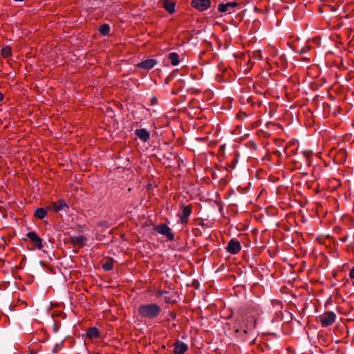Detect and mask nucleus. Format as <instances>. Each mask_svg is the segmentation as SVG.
Here are the masks:
<instances>
[{"label": "nucleus", "mask_w": 354, "mask_h": 354, "mask_svg": "<svg viewBox=\"0 0 354 354\" xmlns=\"http://www.w3.org/2000/svg\"><path fill=\"white\" fill-rule=\"evenodd\" d=\"M138 312L142 318L154 319L160 315L161 308L159 305L154 303L146 304L140 305Z\"/></svg>", "instance_id": "1"}, {"label": "nucleus", "mask_w": 354, "mask_h": 354, "mask_svg": "<svg viewBox=\"0 0 354 354\" xmlns=\"http://www.w3.org/2000/svg\"><path fill=\"white\" fill-rule=\"evenodd\" d=\"M319 321L323 327H327L332 325L336 319V315L333 311H327L320 315Z\"/></svg>", "instance_id": "2"}, {"label": "nucleus", "mask_w": 354, "mask_h": 354, "mask_svg": "<svg viewBox=\"0 0 354 354\" xmlns=\"http://www.w3.org/2000/svg\"><path fill=\"white\" fill-rule=\"evenodd\" d=\"M237 7L238 3L236 1H230L226 3H220L218 6V10L221 12L231 14L235 12Z\"/></svg>", "instance_id": "3"}, {"label": "nucleus", "mask_w": 354, "mask_h": 354, "mask_svg": "<svg viewBox=\"0 0 354 354\" xmlns=\"http://www.w3.org/2000/svg\"><path fill=\"white\" fill-rule=\"evenodd\" d=\"M47 209L53 210L55 212H59L62 211L66 212L68 209V206L64 200H59L57 202L52 203Z\"/></svg>", "instance_id": "4"}, {"label": "nucleus", "mask_w": 354, "mask_h": 354, "mask_svg": "<svg viewBox=\"0 0 354 354\" xmlns=\"http://www.w3.org/2000/svg\"><path fill=\"white\" fill-rule=\"evenodd\" d=\"M192 6L198 11H204L210 6L209 0H192Z\"/></svg>", "instance_id": "5"}, {"label": "nucleus", "mask_w": 354, "mask_h": 354, "mask_svg": "<svg viewBox=\"0 0 354 354\" xmlns=\"http://www.w3.org/2000/svg\"><path fill=\"white\" fill-rule=\"evenodd\" d=\"M241 249V244L239 241L235 239H231L227 247V250L232 254H236L239 252Z\"/></svg>", "instance_id": "6"}, {"label": "nucleus", "mask_w": 354, "mask_h": 354, "mask_svg": "<svg viewBox=\"0 0 354 354\" xmlns=\"http://www.w3.org/2000/svg\"><path fill=\"white\" fill-rule=\"evenodd\" d=\"M26 236L32 241L38 249L41 250L44 247L42 239L35 232H29Z\"/></svg>", "instance_id": "7"}, {"label": "nucleus", "mask_w": 354, "mask_h": 354, "mask_svg": "<svg viewBox=\"0 0 354 354\" xmlns=\"http://www.w3.org/2000/svg\"><path fill=\"white\" fill-rule=\"evenodd\" d=\"M156 230L158 233L162 235H165L169 240L174 239V234L171 232V229L167 225H160L156 227Z\"/></svg>", "instance_id": "8"}, {"label": "nucleus", "mask_w": 354, "mask_h": 354, "mask_svg": "<svg viewBox=\"0 0 354 354\" xmlns=\"http://www.w3.org/2000/svg\"><path fill=\"white\" fill-rule=\"evenodd\" d=\"M157 64V61L154 59H148L144 60L137 64V66L145 70H150L153 68Z\"/></svg>", "instance_id": "9"}, {"label": "nucleus", "mask_w": 354, "mask_h": 354, "mask_svg": "<svg viewBox=\"0 0 354 354\" xmlns=\"http://www.w3.org/2000/svg\"><path fill=\"white\" fill-rule=\"evenodd\" d=\"M188 350V346L180 341H177L174 344V354H184Z\"/></svg>", "instance_id": "10"}, {"label": "nucleus", "mask_w": 354, "mask_h": 354, "mask_svg": "<svg viewBox=\"0 0 354 354\" xmlns=\"http://www.w3.org/2000/svg\"><path fill=\"white\" fill-rule=\"evenodd\" d=\"M182 214L180 216V221L181 223H185L187 221V218L192 214V208L189 205H182L181 207Z\"/></svg>", "instance_id": "11"}, {"label": "nucleus", "mask_w": 354, "mask_h": 354, "mask_svg": "<svg viewBox=\"0 0 354 354\" xmlns=\"http://www.w3.org/2000/svg\"><path fill=\"white\" fill-rule=\"evenodd\" d=\"M71 242L74 246L82 247L86 244L87 239L83 235L70 237Z\"/></svg>", "instance_id": "12"}, {"label": "nucleus", "mask_w": 354, "mask_h": 354, "mask_svg": "<svg viewBox=\"0 0 354 354\" xmlns=\"http://www.w3.org/2000/svg\"><path fill=\"white\" fill-rule=\"evenodd\" d=\"M135 134L143 142H147L150 138L149 132L145 129H136Z\"/></svg>", "instance_id": "13"}, {"label": "nucleus", "mask_w": 354, "mask_h": 354, "mask_svg": "<svg viewBox=\"0 0 354 354\" xmlns=\"http://www.w3.org/2000/svg\"><path fill=\"white\" fill-rule=\"evenodd\" d=\"M165 9L170 14L175 11V3L169 0H162Z\"/></svg>", "instance_id": "14"}, {"label": "nucleus", "mask_w": 354, "mask_h": 354, "mask_svg": "<svg viewBox=\"0 0 354 354\" xmlns=\"http://www.w3.org/2000/svg\"><path fill=\"white\" fill-rule=\"evenodd\" d=\"M99 335L98 329L95 327L90 328L86 332V337L91 339H96Z\"/></svg>", "instance_id": "15"}, {"label": "nucleus", "mask_w": 354, "mask_h": 354, "mask_svg": "<svg viewBox=\"0 0 354 354\" xmlns=\"http://www.w3.org/2000/svg\"><path fill=\"white\" fill-rule=\"evenodd\" d=\"M168 59L170 60L172 66H175L179 64V55L176 53H170L168 55Z\"/></svg>", "instance_id": "16"}, {"label": "nucleus", "mask_w": 354, "mask_h": 354, "mask_svg": "<svg viewBox=\"0 0 354 354\" xmlns=\"http://www.w3.org/2000/svg\"><path fill=\"white\" fill-rule=\"evenodd\" d=\"M46 209L44 208H37L35 212V216L39 219H43L46 217Z\"/></svg>", "instance_id": "17"}, {"label": "nucleus", "mask_w": 354, "mask_h": 354, "mask_svg": "<svg viewBox=\"0 0 354 354\" xmlns=\"http://www.w3.org/2000/svg\"><path fill=\"white\" fill-rule=\"evenodd\" d=\"M99 32L104 36L108 35L110 32V26L109 24H104L99 28Z\"/></svg>", "instance_id": "18"}, {"label": "nucleus", "mask_w": 354, "mask_h": 354, "mask_svg": "<svg viewBox=\"0 0 354 354\" xmlns=\"http://www.w3.org/2000/svg\"><path fill=\"white\" fill-rule=\"evenodd\" d=\"M290 39V37L289 36V39ZM292 48V50L296 53H299V54H304L305 53H306L308 51L307 49H304V48H299L297 46L295 45H292L290 44V41H289V48Z\"/></svg>", "instance_id": "19"}, {"label": "nucleus", "mask_w": 354, "mask_h": 354, "mask_svg": "<svg viewBox=\"0 0 354 354\" xmlns=\"http://www.w3.org/2000/svg\"><path fill=\"white\" fill-rule=\"evenodd\" d=\"M158 294L165 296V301L166 303H170L172 301V297L169 295V292L167 290H158Z\"/></svg>", "instance_id": "20"}, {"label": "nucleus", "mask_w": 354, "mask_h": 354, "mask_svg": "<svg viewBox=\"0 0 354 354\" xmlns=\"http://www.w3.org/2000/svg\"><path fill=\"white\" fill-rule=\"evenodd\" d=\"M288 146H289V148L292 146H296L295 149H292L291 151L292 153H295L296 150H297L298 149V146H299V144H298V141L295 139H292L291 140H289V144H288Z\"/></svg>", "instance_id": "21"}, {"label": "nucleus", "mask_w": 354, "mask_h": 354, "mask_svg": "<svg viewBox=\"0 0 354 354\" xmlns=\"http://www.w3.org/2000/svg\"><path fill=\"white\" fill-rule=\"evenodd\" d=\"M3 57H8L11 55V48L9 46L4 47L1 50Z\"/></svg>", "instance_id": "22"}, {"label": "nucleus", "mask_w": 354, "mask_h": 354, "mask_svg": "<svg viewBox=\"0 0 354 354\" xmlns=\"http://www.w3.org/2000/svg\"><path fill=\"white\" fill-rule=\"evenodd\" d=\"M288 82H289V85L290 84V83L293 84V88H292L293 91H298L299 90V87H298V84L297 83L296 78L289 77Z\"/></svg>", "instance_id": "23"}, {"label": "nucleus", "mask_w": 354, "mask_h": 354, "mask_svg": "<svg viewBox=\"0 0 354 354\" xmlns=\"http://www.w3.org/2000/svg\"><path fill=\"white\" fill-rule=\"evenodd\" d=\"M113 263L111 261H107L104 263L102 266V268L104 270L109 271L113 269Z\"/></svg>", "instance_id": "24"}, {"label": "nucleus", "mask_w": 354, "mask_h": 354, "mask_svg": "<svg viewBox=\"0 0 354 354\" xmlns=\"http://www.w3.org/2000/svg\"><path fill=\"white\" fill-rule=\"evenodd\" d=\"M176 318V314L174 313H170L169 314L168 320H173Z\"/></svg>", "instance_id": "25"}, {"label": "nucleus", "mask_w": 354, "mask_h": 354, "mask_svg": "<svg viewBox=\"0 0 354 354\" xmlns=\"http://www.w3.org/2000/svg\"><path fill=\"white\" fill-rule=\"evenodd\" d=\"M349 276L352 279H354V266L352 268V269L350 271Z\"/></svg>", "instance_id": "26"}, {"label": "nucleus", "mask_w": 354, "mask_h": 354, "mask_svg": "<svg viewBox=\"0 0 354 354\" xmlns=\"http://www.w3.org/2000/svg\"><path fill=\"white\" fill-rule=\"evenodd\" d=\"M3 99V94L0 93V101Z\"/></svg>", "instance_id": "27"}, {"label": "nucleus", "mask_w": 354, "mask_h": 354, "mask_svg": "<svg viewBox=\"0 0 354 354\" xmlns=\"http://www.w3.org/2000/svg\"><path fill=\"white\" fill-rule=\"evenodd\" d=\"M53 353H56L57 352V349L56 348H54L52 351Z\"/></svg>", "instance_id": "28"}, {"label": "nucleus", "mask_w": 354, "mask_h": 354, "mask_svg": "<svg viewBox=\"0 0 354 354\" xmlns=\"http://www.w3.org/2000/svg\"><path fill=\"white\" fill-rule=\"evenodd\" d=\"M289 315L290 316L291 319H292L293 315L290 313H289Z\"/></svg>", "instance_id": "29"}, {"label": "nucleus", "mask_w": 354, "mask_h": 354, "mask_svg": "<svg viewBox=\"0 0 354 354\" xmlns=\"http://www.w3.org/2000/svg\"><path fill=\"white\" fill-rule=\"evenodd\" d=\"M288 352H289V354H290V349L288 350Z\"/></svg>", "instance_id": "30"}]
</instances>
